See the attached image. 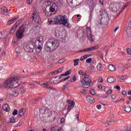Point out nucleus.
<instances>
[{
  "label": "nucleus",
  "mask_w": 131,
  "mask_h": 131,
  "mask_svg": "<svg viewBox=\"0 0 131 131\" xmlns=\"http://www.w3.org/2000/svg\"><path fill=\"white\" fill-rule=\"evenodd\" d=\"M115 81V78L113 77H110L107 78V82L110 83H112Z\"/></svg>",
  "instance_id": "obj_19"
},
{
  "label": "nucleus",
  "mask_w": 131,
  "mask_h": 131,
  "mask_svg": "<svg viewBox=\"0 0 131 131\" xmlns=\"http://www.w3.org/2000/svg\"><path fill=\"white\" fill-rule=\"evenodd\" d=\"M55 18H50L48 19V25H52L53 23H54V21H53V20H55Z\"/></svg>",
  "instance_id": "obj_29"
},
{
  "label": "nucleus",
  "mask_w": 131,
  "mask_h": 131,
  "mask_svg": "<svg viewBox=\"0 0 131 131\" xmlns=\"http://www.w3.org/2000/svg\"><path fill=\"white\" fill-rule=\"evenodd\" d=\"M35 44L32 40L26 42L24 44V49L26 52H29V53H33V49H35Z\"/></svg>",
  "instance_id": "obj_6"
},
{
  "label": "nucleus",
  "mask_w": 131,
  "mask_h": 131,
  "mask_svg": "<svg viewBox=\"0 0 131 131\" xmlns=\"http://www.w3.org/2000/svg\"><path fill=\"white\" fill-rule=\"evenodd\" d=\"M116 89L117 90H118V91H120V86H119V85H116Z\"/></svg>",
  "instance_id": "obj_57"
},
{
  "label": "nucleus",
  "mask_w": 131,
  "mask_h": 131,
  "mask_svg": "<svg viewBox=\"0 0 131 131\" xmlns=\"http://www.w3.org/2000/svg\"><path fill=\"white\" fill-rule=\"evenodd\" d=\"M86 100L88 102L90 103V104H92V103H95V99L90 95L86 96Z\"/></svg>",
  "instance_id": "obj_15"
},
{
  "label": "nucleus",
  "mask_w": 131,
  "mask_h": 131,
  "mask_svg": "<svg viewBox=\"0 0 131 131\" xmlns=\"http://www.w3.org/2000/svg\"><path fill=\"white\" fill-rule=\"evenodd\" d=\"M38 86V84L35 82H33L32 84H30L29 85V88H36Z\"/></svg>",
  "instance_id": "obj_22"
},
{
  "label": "nucleus",
  "mask_w": 131,
  "mask_h": 131,
  "mask_svg": "<svg viewBox=\"0 0 131 131\" xmlns=\"http://www.w3.org/2000/svg\"><path fill=\"white\" fill-rule=\"evenodd\" d=\"M63 70H64V68H60L57 70V71H58V73H60V72H62V71H63Z\"/></svg>",
  "instance_id": "obj_44"
},
{
  "label": "nucleus",
  "mask_w": 131,
  "mask_h": 131,
  "mask_svg": "<svg viewBox=\"0 0 131 131\" xmlns=\"http://www.w3.org/2000/svg\"><path fill=\"white\" fill-rule=\"evenodd\" d=\"M127 52L129 55H131V49L130 48L127 49Z\"/></svg>",
  "instance_id": "obj_49"
},
{
  "label": "nucleus",
  "mask_w": 131,
  "mask_h": 131,
  "mask_svg": "<svg viewBox=\"0 0 131 131\" xmlns=\"http://www.w3.org/2000/svg\"><path fill=\"white\" fill-rule=\"evenodd\" d=\"M124 110L126 112L129 113L130 111H131V107L130 106H127L125 105L124 107Z\"/></svg>",
  "instance_id": "obj_21"
},
{
  "label": "nucleus",
  "mask_w": 131,
  "mask_h": 131,
  "mask_svg": "<svg viewBox=\"0 0 131 131\" xmlns=\"http://www.w3.org/2000/svg\"><path fill=\"white\" fill-rule=\"evenodd\" d=\"M10 121L11 123H16V120H15V118L14 117L10 118Z\"/></svg>",
  "instance_id": "obj_36"
},
{
  "label": "nucleus",
  "mask_w": 131,
  "mask_h": 131,
  "mask_svg": "<svg viewBox=\"0 0 131 131\" xmlns=\"http://www.w3.org/2000/svg\"><path fill=\"white\" fill-rule=\"evenodd\" d=\"M98 81H99V82H103L104 81V80L103 79V78L99 77L98 78Z\"/></svg>",
  "instance_id": "obj_47"
},
{
  "label": "nucleus",
  "mask_w": 131,
  "mask_h": 131,
  "mask_svg": "<svg viewBox=\"0 0 131 131\" xmlns=\"http://www.w3.org/2000/svg\"><path fill=\"white\" fill-rule=\"evenodd\" d=\"M79 61V58L75 59L74 60V66H77L78 65V61Z\"/></svg>",
  "instance_id": "obj_32"
},
{
  "label": "nucleus",
  "mask_w": 131,
  "mask_h": 131,
  "mask_svg": "<svg viewBox=\"0 0 131 131\" xmlns=\"http://www.w3.org/2000/svg\"><path fill=\"white\" fill-rule=\"evenodd\" d=\"M5 31H2L0 33V38H3V37H5Z\"/></svg>",
  "instance_id": "obj_37"
},
{
  "label": "nucleus",
  "mask_w": 131,
  "mask_h": 131,
  "mask_svg": "<svg viewBox=\"0 0 131 131\" xmlns=\"http://www.w3.org/2000/svg\"><path fill=\"white\" fill-rule=\"evenodd\" d=\"M49 83H51V84L54 83V78L50 79L49 80Z\"/></svg>",
  "instance_id": "obj_51"
},
{
  "label": "nucleus",
  "mask_w": 131,
  "mask_h": 131,
  "mask_svg": "<svg viewBox=\"0 0 131 131\" xmlns=\"http://www.w3.org/2000/svg\"><path fill=\"white\" fill-rule=\"evenodd\" d=\"M126 32L128 36H131V24H128V26L126 28Z\"/></svg>",
  "instance_id": "obj_13"
},
{
  "label": "nucleus",
  "mask_w": 131,
  "mask_h": 131,
  "mask_svg": "<svg viewBox=\"0 0 131 131\" xmlns=\"http://www.w3.org/2000/svg\"><path fill=\"white\" fill-rule=\"evenodd\" d=\"M116 95H113L112 96V99H113V101H114V100H115L116 99Z\"/></svg>",
  "instance_id": "obj_53"
},
{
  "label": "nucleus",
  "mask_w": 131,
  "mask_h": 131,
  "mask_svg": "<svg viewBox=\"0 0 131 131\" xmlns=\"http://www.w3.org/2000/svg\"><path fill=\"white\" fill-rule=\"evenodd\" d=\"M55 24H60L67 26L68 28H71V24L69 23V19L66 15H59L54 18Z\"/></svg>",
  "instance_id": "obj_3"
},
{
  "label": "nucleus",
  "mask_w": 131,
  "mask_h": 131,
  "mask_svg": "<svg viewBox=\"0 0 131 131\" xmlns=\"http://www.w3.org/2000/svg\"><path fill=\"white\" fill-rule=\"evenodd\" d=\"M79 75L84 76V78H82L81 80H80L79 84L82 86V88H85L88 89L89 88V83L91 82V79H90V76L86 75V73L83 72V70H80L78 72Z\"/></svg>",
  "instance_id": "obj_5"
},
{
  "label": "nucleus",
  "mask_w": 131,
  "mask_h": 131,
  "mask_svg": "<svg viewBox=\"0 0 131 131\" xmlns=\"http://www.w3.org/2000/svg\"><path fill=\"white\" fill-rule=\"evenodd\" d=\"M19 91L21 93H24V92H25V88L24 87H21L19 89Z\"/></svg>",
  "instance_id": "obj_43"
},
{
  "label": "nucleus",
  "mask_w": 131,
  "mask_h": 131,
  "mask_svg": "<svg viewBox=\"0 0 131 131\" xmlns=\"http://www.w3.org/2000/svg\"><path fill=\"white\" fill-rule=\"evenodd\" d=\"M33 21L36 22V23H39L40 22V17L36 12L33 13L32 18L30 19V22H33Z\"/></svg>",
  "instance_id": "obj_8"
},
{
  "label": "nucleus",
  "mask_w": 131,
  "mask_h": 131,
  "mask_svg": "<svg viewBox=\"0 0 131 131\" xmlns=\"http://www.w3.org/2000/svg\"><path fill=\"white\" fill-rule=\"evenodd\" d=\"M97 3L98 1L97 0H87V4H89V6L92 7V8L96 7Z\"/></svg>",
  "instance_id": "obj_12"
},
{
  "label": "nucleus",
  "mask_w": 131,
  "mask_h": 131,
  "mask_svg": "<svg viewBox=\"0 0 131 131\" xmlns=\"http://www.w3.org/2000/svg\"><path fill=\"white\" fill-rule=\"evenodd\" d=\"M111 93H112V90H108L107 91H106V94H107V95H110Z\"/></svg>",
  "instance_id": "obj_46"
},
{
  "label": "nucleus",
  "mask_w": 131,
  "mask_h": 131,
  "mask_svg": "<svg viewBox=\"0 0 131 131\" xmlns=\"http://www.w3.org/2000/svg\"><path fill=\"white\" fill-rule=\"evenodd\" d=\"M26 113V110L24 108L21 109L19 112V115L20 116H24Z\"/></svg>",
  "instance_id": "obj_20"
},
{
  "label": "nucleus",
  "mask_w": 131,
  "mask_h": 131,
  "mask_svg": "<svg viewBox=\"0 0 131 131\" xmlns=\"http://www.w3.org/2000/svg\"><path fill=\"white\" fill-rule=\"evenodd\" d=\"M97 70L98 71H102L103 70V66H102V64L98 63L97 66Z\"/></svg>",
  "instance_id": "obj_26"
},
{
  "label": "nucleus",
  "mask_w": 131,
  "mask_h": 131,
  "mask_svg": "<svg viewBox=\"0 0 131 131\" xmlns=\"http://www.w3.org/2000/svg\"><path fill=\"white\" fill-rule=\"evenodd\" d=\"M74 105H75V103L73 100L69 101L67 114H68V113H69V112H70V111L73 109Z\"/></svg>",
  "instance_id": "obj_11"
},
{
  "label": "nucleus",
  "mask_w": 131,
  "mask_h": 131,
  "mask_svg": "<svg viewBox=\"0 0 131 131\" xmlns=\"http://www.w3.org/2000/svg\"><path fill=\"white\" fill-rule=\"evenodd\" d=\"M33 1V0H28L27 1V4H28V5H31V4H32Z\"/></svg>",
  "instance_id": "obj_45"
},
{
  "label": "nucleus",
  "mask_w": 131,
  "mask_h": 131,
  "mask_svg": "<svg viewBox=\"0 0 131 131\" xmlns=\"http://www.w3.org/2000/svg\"><path fill=\"white\" fill-rule=\"evenodd\" d=\"M85 55V57L86 59L87 58H89V57H91V54H86V55Z\"/></svg>",
  "instance_id": "obj_56"
},
{
  "label": "nucleus",
  "mask_w": 131,
  "mask_h": 131,
  "mask_svg": "<svg viewBox=\"0 0 131 131\" xmlns=\"http://www.w3.org/2000/svg\"><path fill=\"white\" fill-rule=\"evenodd\" d=\"M38 50H41V46L40 45H39L38 47Z\"/></svg>",
  "instance_id": "obj_62"
},
{
  "label": "nucleus",
  "mask_w": 131,
  "mask_h": 131,
  "mask_svg": "<svg viewBox=\"0 0 131 131\" xmlns=\"http://www.w3.org/2000/svg\"><path fill=\"white\" fill-rule=\"evenodd\" d=\"M65 122V119L62 118L60 120V123H64Z\"/></svg>",
  "instance_id": "obj_55"
},
{
  "label": "nucleus",
  "mask_w": 131,
  "mask_h": 131,
  "mask_svg": "<svg viewBox=\"0 0 131 131\" xmlns=\"http://www.w3.org/2000/svg\"><path fill=\"white\" fill-rule=\"evenodd\" d=\"M60 46V42L57 40L50 39L45 46L46 52H53L56 49H58Z\"/></svg>",
  "instance_id": "obj_4"
},
{
  "label": "nucleus",
  "mask_w": 131,
  "mask_h": 131,
  "mask_svg": "<svg viewBox=\"0 0 131 131\" xmlns=\"http://www.w3.org/2000/svg\"><path fill=\"white\" fill-rule=\"evenodd\" d=\"M15 32V31L14 30H12V29H11V30L9 32V33L10 34H13Z\"/></svg>",
  "instance_id": "obj_54"
},
{
  "label": "nucleus",
  "mask_w": 131,
  "mask_h": 131,
  "mask_svg": "<svg viewBox=\"0 0 131 131\" xmlns=\"http://www.w3.org/2000/svg\"><path fill=\"white\" fill-rule=\"evenodd\" d=\"M103 88V86H102V85L100 84V85H98V88L99 89V90H101V89Z\"/></svg>",
  "instance_id": "obj_59"
},
{
  "label": "nucleus",
  "mask_w": 131,
  "mask_h": 131,
  "mask_svg": "<svg viewBox=\"0 0 131 131\" xmlns=\"http://www.w3.org/2000/svg\"><path fill=\"white\" fill-rule=\"evenodd\" d=\"M85 59H86L85 55H83L80 58L81 61H83L84 60H85Z\"/></svg>",
  "instance_id": "obj_50"
},
{
  "label": "nucleus",
  "mask_w": 131,
  "mask_h": 131,
  "mask_svg": "<svg viewBox=\"0 0 131 131\" xmlns=\"http://www.w3.org/2000/svg\"><path fill=\"white\" fill-rule=\"evenodd\" d=\"M86 32L87 34V36L90 41L91 42H94V36L92 34V30H91V28H86Z\"/></svg>",
  "instance_id": "obj_10"
},
{
  "label": "nucleus",
  "mask_w": 131,
  "mask_h": 131,
  "mask_svg": "<svg viewBox=\"0 0 131 131\" xmlns=\"http://www.w3.org/2000/svg\"><path fill=\"white\" fill-rule=\"evenodd\" d=\"M3 110L6 112H9L10 111V105L8 104H5L3 106Z\"/></svg>",
  "instance_id": "obj_16"
},
{
  "label": "nucleus",
  "mask_w": 131,
  "mask_h": 131,
  "mask_svg": "<svg viewBox=\"0 0 131 131\" xmlns=\"http://www.w3.org/2000/svg\"><path fill=\"white\" fill-rule=\"evenodd\" d=\"M39 84L41 86H44V88H48V85H49V83L47 81H41Z\"/></svg>",
  "instance_id": "obj_17"
},
{
  "label": "nucleus",
  "mask_w": 131,
  "mask_h": 131,
  "mask_svg": "<svg viewBox=\"0 0 131 131\" xmlns=\"http://www.w3.org/2000/svg\"><path fill=\"white\" fill-rule=\"evenodd\" d=\"M43 40V37L42 36H39L36 39V41L38 42V45H39L40 43H41Z\"/></svg>",
  "instance_id": "obj_23"
},
{
  "label": "nucleus",
  "mask_w": 131,
  "mask_h": 131,
  "mask_svg": "<svg viewBox=\"0 0 131 131\" xmlns=\"http://www.w3.org/2000/svg\"><path fill=\"white\" fill-rule=\"evenodd\" d=\"M108 69L110 71H115L116 70V68L112 64H110L108 66Z\"/></svg>",
  "instance_id": "obj_25"
},
{
  "label": "nucleus",
  "mask_w": 131,
  "mask_h": 131,
  "mask_svg": "<svg viewBox=\"0 0 131 131\" xmlns=\"http://www.w3.org/2000/svg\"><path fill=\"white\" fill-rule=\"evenodd\" d=\"M96 108L98 109V110H100L102 108V105L101 104H99L96 105Z\"/></svg>",
  "instance_id": "obj_52"
},
{
  "label": "nucleus",
  "mask_w": 131,
  "mask_h": 131,
  "mask_svg": "<svg viewBox=\"0 0 131 131\" xmlns=\"http://www.w3.org/2000/svg\"><path fill=\"white\" fill-rule=\"evenodd\" d=\"M128 95H131V91H128Z\"/></svg>",
  "instance_id": "obj_64"
},
{
  "label": "nucleus",
  "mask_w": 131,
  "mask_h": 131,
  "mask_svg": "<svg viewBox=\"0 0 131 131\" xmlns=\"http://www.w3.org/2000/svg\"><path fill=\"white\" fill-rule=\"evenodd\" d=\"M18 114V110L17 109L14 110L13 111L12 115L15 116V115H17Z\"/></svg>",
  "instance_id": "obj_39"
},
{
  "label": "nucleus",
  "mask_w": 131,
  "mask_h": 131,
  "mask_svg": "<svg viewBox=\"0 0 131 131\" xmlns=\"http://www.w3.org/2000/svg\"><path fill=\"white\" fill-rule=\"evenodd\" d=\"M80 93H81V94H83V95H84L86 93V91H85L84 89H82L80 90Z\"/></svg>",
  "instance_id": "obj_41"
},
{
  "label": "nucleus",
  "mask_w": 131,
  "mask_h": 131,
  "mask_svg": "<svg viewBox=\"0 0 131 131\" xmlns=\"http://www.w3.org/2000/svg\"><path fill=\"white\" fill-rule=\"evenodd\" d=\"M90 92L91 95H93V96H95V95H96V90H95L94 89L90 90Z\"/></svg>",
  "instance_id": "obj_35"
},
{
  "label": "nucleus",
  "mask_w": 131,
  "mask_h": 131,
  "mask_svg": "<svg viewBox=\"0 0 131 131\" xmlns=\"http://www.w3.org/2000/svg\"><path fill=\"white\" fill-rule=\"evenodd\" d=\"M17 27H18V26L16 24H15V25L11 29H12V30H14V31H16V29H17Z\"/></svg>",
  "instance_id": "obj_42"
},
{
  "label": "nucleus",
  "mask_w": 131,
  "mask_h": 131,
  "mask_svg": "<svg viewBox=\"0 0 131 131\" xmlns=\"http://www.w3.org/2000/svg\"><path fill=\"white\" fill-rule=\"evenodd\" d=\"M1 10H2V11H1V12H2V13H8V12H9V11H8V8H7V7H2V8H1Z\"/></svg>",
  "instance_id": "obj_28"
},
{
  "label": "nucleus",
  "mask_w": 131,
  "mask_h": 131,
  "mask_svg": "<svg viewBox=\"0 0 131 131\" xmlns=\"http://www.w3.org/2000/svg\"><path fill=\"white\" fill-rule=\"evenodd\" d=\"M122 95H126V91H123L122 92Z\"/></svg>",
  "instance_id": "obj_60"
},
{
  "label": "nucleus",
  "mask_w": 131,
  "mask_h": 131,
  "mask_svg": "<svg viewBox=\"0 0 131 131\" xmlns=\"http://www.w3.org/2000/svg\"><path fill=\"white\" fill-rule=\"evenodd\" d=\"M70 74H71V71L68 70L64 74H61L60 76H61V78H63V76H68V75H70Z\"/></svg>",
  "instance_id": "obj_18"
},
{
  "label": "nucleus",
  "mask_w": 131,
  "mask_h": 131,
  "mask_svg": "<svg viewBox=\"0 0 131 131\" xmlns=\"http://www.w3.org/2000/svg\"><path fill=\"white\" fill-rule=\"evenodd\" d=\"M24 31H25V28L24 26H21L16 32L17 39H22L24 37Z\"/></svg>",
  "instance_id": "obj_7"
},
{
  "label": "nucleus",
  "mask_w": 131,
  "mask_h": 131,
  "mask_svg": "<svg viewBox=\"0 0 131 131\" xmlns=\"http://www.w3.org/2000/svg\"><path fill=\"white\" fill-rule=\"evenodd\" d=\"M64 62H65V59L64 58H62L61 59L58 61V63L59 64H62V63H64Z\"/></svg>",
  "instance_id": "obj_40"
},
{
  "label": "nucleus",
  "mask_w": 131,
  "mask_h": 131,
  "mask_svg": "<svg viewBox=\"0 0 131 131\" xmlns=\"http://www.w3.org/2000/svg\"><path fill=\"white\" fill-rule=\"evenodd\" d=\"M99 49V46H95L92 47H90V51L92 52V51H95V50H98Z\"/></svg>",
  "instance_id": "obj_31"
},
{
  "label": "nucleus",
  "mask_w": 131,
  "mask_h": 131,
  "mask_svg": "<svg viewBox=\"0 0 131 131\" xmlns=\"http://www.w3.org/2000/svg\"><path fill=\"white\" fill-rule=\"evenodd\" d=\"M70 77H66L64 78H62V76H58L55 78H53V83H60V82H62V81H65V80H67L68 78Z\"/></svg>",
  "instance_id": "obj_9"
},
{
  "label": "nucleus",
  "mask_w": 131,
  "mask_h": 131,
  "mask_svg": "<svg viewBox=\"0 0 131 131\" xmlns=\"http://www.w3.org/2000/svg\"><path fill=\"white\" fill-rule=\"evenodd\" d=\"M11 95L12 96H14V97H17L18 95H19V92L17 90H13L12 92H11Z\"/></svg>",
  "instance_id": "obj_24"
},
{
  "label": "nucleus",
  "mask_w": 131,
  "mask_h": 131,
  "mask_svg": "<svg viewBox=\"0 0 131 131\" xmlns=\"http://www.w3.org/2000/svg\"><path fill=\"white\" fill-rule=\"evenodd\" d=\"M18 19H19V16H16L14 17V18L8 20L9 25H11V24H13V23H14L15 21H17Z\"/></svg>",
  "instance_id": "obj_14"
},
{
  "label": "nucleus",
  "mask_w": 131,
  "mask_h": 131,
  "mask_svg": "<svg viewBox=\"0 0 131 131\" xmlns=\"http://www.w3.org/2000/svg\"><path fill=\"white\" fill-rule=\"evenodd\" d=\"M88 52H91V48H90L82 49L79 51V53Z\"/></svg>",
  "instance_id": "obj_27"
},
{
  "label": "nucleus",
  "mask_w": 131,
  "mask_h": 131,
  "mask_svg": "<svg viewBox=\"0 0 131 131\" xmlns=\"http://www.w3.org/2000/svg\"><path fill=\"white\" fill-rule=\"evenodd\" d=\"M99 3L101 5H104V0H99Z\"/></svg>",
  "instance_id": "obj_58"
},
{
  "label": "nucleus",
  "mask_w": 131,
  "mask_h": 131,
  "mask_svg": "<svg viewBox=\"0 0 131 131\" xmlns=\"http://www.w3.org/2000/svg\"><path fill=\"white\" fill-rule=\"evenodd\" d=\"M119 102H120V99L116 101V103H119Z\"/></svg>",
  "instance_id": "obj_63"
},
{
  "label": "nucleus",
  "mask_w": 131,
  "mask_h": 131,
  "mask_svg": "<svg viewBox=\"0 0 131 131\" xmlns=\"http://www.w3.org/2000/svg\"><path fill=\"white\" fill-rule=\"evenodd\" d=\"M59 73L58 72V70L55 71L54 72H53L50 73L51 75H55L56 74H58Z\"/></svg>",
  "instance_id": "obj_38"
},
{
  "label": "nucleus",
  "mask_w": 131,
  "mask_h": 131,
  "mask_svg": "<svg viewBox=\"0 0 131 131\" xmlns=\"http://www.w3.org/2000/svg\"><path fill=\"white\" fill-rule=\"evenodd\" d=\"M92 61H93V58H92V57H90L86 60V62L88 64H90V63H92Z\"/></svg>",
  "instance_id": "obj_34"
},
{
  "label": "nucleus",
  "mask_w": 131,
  "mask_h": 131,
  "mask_svg": "<svg viewBox=\"0 0 131 131\" xmlns=\"http://www.w3.org/2000/svg\"><path fill=\"white\" fill-rule=\"evenodd\" d=\"M118 29H119V27H117V28L115 29L114 32H116V31H117V30H118Z\"/></svg>",
  "instance_id": "obj_61"
},
{
  "label": "nucleus",
  "mask_w": 131,
  "mask_h": 131,
  "mask_svg": "<svg viewBox=\"0 0 131 131\" xmlns=\"http://www.w3.org/2000/svg\"><path fill=\"white\" fill-rule=\"evenodd\" d=\"M63 0H54L53 1H46L42 5L43 11L45 12L47 16H51V13H56L58 9L62 5Z\"/></svg>",
  "instance_id": "obj_1"
},
{
  "label": "nucleus",
  "mask_w": 131,
  "mask_h": 131,
  "mask_svg": "<svg viewBox=\"0 0 131 131\" xmlns=\"http://www.w3.org/2000/svg\"><path fill=\"white\" fill-rule=\"evenodd\" d=\"M115 121H114V120H113V119H111V120H110V121H109L108 122H106V123H105V124H106V125H110V124H113V123H114Z\"/></svg>",
  "instance_id": "obj_30"
},
{
  "label": "nucleus",
  "mask_w": 131,
  "mask_h": 131,
  "mask_svg": "<svg viewBox=\"0 0 131 131\" xmlns=\"http://www.w3.org/2000/svg\"><path fill=\"white\" fill-rule=\"evenodd\" d=\"M19 84H21V82L19 77H9L5 80L3 86L5 89H14L19 86Z\"/></svg>",
  "instance_id": "obj_2"
},
{
  "label": "nucleus",
  "mask_w": 131,
  "mask_h": 131,
  "mask_svg": "<svg viewBox=\"0 0 131 131\" xmlns=\"http://www.w3.org/2000/svg\"><path fill=\"white\" fill-rule=\"evenodd\" d=\"M21 19H18L17 21L15 23V25H17V26L21 23Z\"/></svg>",
  "instance_id": "obj_48"
},
{
  "label": "nucleus",
  "mask_w": 131,
  "mask_h": 131,
  "mask_svg": "<svg viewBox=\"0 0 131 131\" xmlns=\"http://www.w3.org/2000/svg\"><path fill=\"white\" fill-rule=\"evenodd\" d=\"M76 79H77L76 76L74 75L73 77L71 78V82H74V81H75Z\"/></svg>",
  "instance_id": "obj_33"
}]
</instances>
